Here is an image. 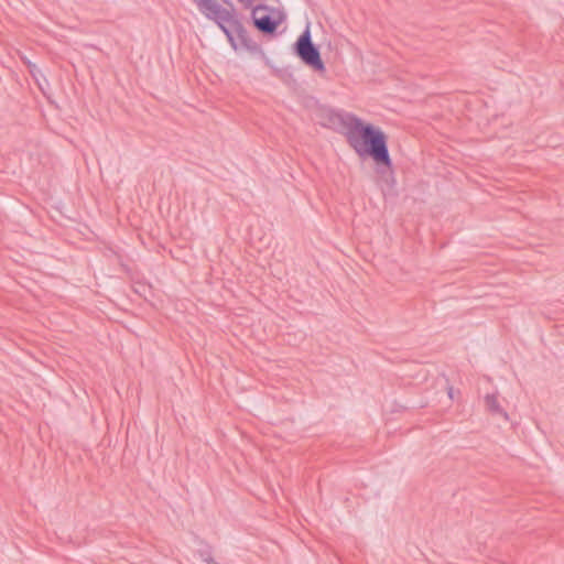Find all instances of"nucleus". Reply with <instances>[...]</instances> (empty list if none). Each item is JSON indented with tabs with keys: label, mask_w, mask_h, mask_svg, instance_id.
Instances as JSON below:
<instances>
[{
	"label": "nucleus",
	"mask_w": 564,
	"mask_h": 564,
	"mask_svg": "<svg viewBox=\"0 0 564 564\" xmlns=\"http://www.w3.org/2000/svg\"><path fill=\"white\" fill-rule=\"evenodd\" d=\"M448 395H449V398H453L452 389H449Z\"/></svg>",
	"instance_id": "nucleus-8"
},
{
	"label": "nucleus",
	"mask_w": 564,
	"mask_h": 564,
	"mask_svg": "<svg viewBox=\"0 0 564 564\" xmlns=\"http://www.w3.org/2000/svg\"><path fill=\"white\" fill-rule=\"evenodd\" d=\"M254 26L267 34L274 32L278 22L264 10L257 8L252 11Z\"/></svg>",
	"instance_id": "nucleus-4"
},
{
	"label": "nucleus",
	"mask_w": 564,
	"mask_h": 564,
	"mask_svg": "<svg viewBox=\"0 0 564 564\" xmlns=\"http://www.w3.org/2000/svg\"><path fill=\"white\" fill-rule=\"evenodd\" d=\"M293 53L313 70L323 74L326 72L325 64L321 57L317 45L312 41L310 23L306 24L302 34L292 46Z\"/></svg>",
	"instance_id": "nucleus-3"
},
{
	"label": "nucleus",
	"mask_w": 564,
	"mask_h": 564,
	"mask_svg": "<svg viewBox=\"0 0 564 564\" xmlns=\"http://www.w3.org/2000/svg\"><path fill=\"white\" fill-rule=\"evenodd\" d=\"M205 561L207 564H218L213 557H207Z\"/></svg>",
	"instance_id": "nucleus-7"
},
{
	"label": "nucleus",
	"mask_w": 564,
	"mask_h": 564,
	"mask_svg": "<svg viewBox=\"0 0 564 564\" xmlns=\"http://www.w3.org/2000/svg\"><path fill=\"white\" fill-rule=\"evenodd\" d=\"M239 2L243 3L247 7H251L252 6V0H239Z\"/></svg>",
	"instance_id": "nucleus-6"
},
{
	"label": "nucleus",
	"mask_w": 564,
	"mask_h": 564,
	"mask_svg": "<svg viewBox=\"0 0 564 564\" xmlns=\"http://www.w3.org/2000/svg\"><path fill=\"white\" fill-rule=\"evenodd\" d=\"M192 1L206 19L214 21L219 26L235 48H237V40L240 44L250 47L248 44V33L236 19L232 10L223 7L216 0Z\"/></svg>",
	"instance_id": "nucleus-2"
},
{
	"label": "nucleus",
	"mask_w": 564,
	"mask_h": 564,
	"mask_svg": "<svg viewBox=\"0 0 564 564\" xmlns=\"http://www.w3.org/2000/svg\"><path fill=\"white\" fill-rule=\"evenodd\" d=\"M327 119L328 127L345 134L348 144L359 156L368 155L377 164L388 169L392 166L387 137L382 130L345 111L329 110Z\"/></svg>",
	"instance_id": "nucleus-1"
},
{
	"label": "nucleus",
	"mask_w": 564,
	"mask_h": 564,
	"mask_svg": "<svg viewBox=\"0 0 564 564\" xmlns=\"http://www.w3.org/2000/svg\"><path fill=\"white\" fill-rule=\"evenodd\" d=\"M485 404L492 414L501 415L505 420L509 419L507 412L500 406L496 394H487Z\"/></svg>",
	"instance_id": "nucleus-5"
}]
</instances>
